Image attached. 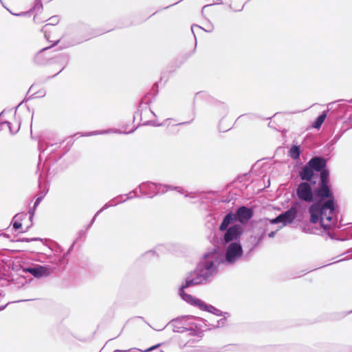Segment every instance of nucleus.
Returning a JSON list of instances; mask_svg holds the SVG:
<instances>
[{
	"label": "nucleus",
	"mask_w": 352,
	"mask_h": 352,
	"mask_svg": "<svg viewBox=\"0 0 352 352\" xmlns=\"http://www.w3.org/2000/svg\"><path fill=\"white\" fill-rule=\"evenodd\" d=\"M328 175L327 170L324 169L321 170V183L318 188L320 195L327 197L329 199L322 204L316 203L309 208L311 222L318 223L324 230L329 228L332 225L335 210V202L328 186Z\"/></svg>",
	"instance_id": "2"
},
{
	"label": "nucleus",
	"mask_w": 352,
	"mask_h": 352,
	"mask_svg": "<svg viewBox=\"0 0 352 352\" xmlns=\"http://www.w3.org/2000/svg\"><path fill=\"white\" fill-rule=\"evenodd\" d=\"M19 217H20V216H18V215H17V216H15V218H16H16H19Z\"/></svg>",
	"instance_id": "19"
},
{
	"label": "nucleus",
	"mask_w": 352,
	"mask_h": 352,
	"mask_svg": "<svg viewBox=\"0 0 352 352\" xmlns=\"http://www.w3.org/2000/svg\"><path fill=\"white\" fill-rule=\"evenodd\" d=\"M296 215V210L291 208L285 213L278 215L276 218L269 220L270 224L277 225L276 230L282 228L283 226L290 223L295 219Z\"/></svg>",
	"instance_id": "5"
},
{
	"label": "nucleus",
	"mask_w": 352,
	"mask_h": 352,
	"mask_svg": "<svg viewBox=\"0 0 352 352\" xmlns=\"http://www.w3.org/2000/svg\"><path fill=\"white\" fill-rule=\"evenodd\" d=\"M242 233L243 230L240 226H232L226 230L224 234V241L226 243L239 241Z\"/></svg>",
	"instance_id": "6"
},
{
	"label": "nucleus",
	"mask_w": 352,
	"mask_h": 352,
	"mask_svg": "<svg viewBox=\"0 0 352 352\" xmlns=\"http://www.w3.org/2000/svg\"><path fill=\"white\" fill-rule=\"evenodd\" d=\"M243 254V249L240 241L228 243L226 252V261L234 263L239 260Z\"/></svg>",
	"instance_id": "4"
},
{
	"label": "nucleus",
	"mask_w": 352,
	"mask_h": 352,
	"mask_svg": "<svg viewBox=\"0 0 352 352\" xmlns=\"http://www.w3.org/2000/svg\"><path fill=\"white\" fill-rule=\"evenodd\" d=\"M326 113H323L322 115H320L318 118L317 120H316V122H314V123L313 124V127L314 128H316V129H319L321 125L322 124V123L324 122L325 118H326Z\"/></svg>",
	"instance_id": "13"
},
{
	"label": "nucleus",
	"mask_w": 352,
	"mask_h": 352,
	"mask_svg": "<svg viewBox=\"0 0 352 352\" xmlns=\"http://www.w3.org/2000/svg\"><path fill=\"white\" fill-rule=\"evenodd\" d=\"M300 155V148L297 146H293L289 150V156L293 159L298 158Z\"/></svg>",
	"instance_id": "14"
},
{
	"label": "nucleus",
	"mask_w": 352,
	"mask_h": 352,
	"mask_svg": "<svg viewBox=\"0 0 352 352\" xmlns=\"http://www.w3.org/2000/svg\"><path fill=\"white\" fill-rule=\"evenodd\" d=\"M314 175L313 168L309 165L302 168L300 172V176L303 180H309Z\"/></svg>",
	"instance_id": "11"
},
{
	"label": "nucleus",
	"mask_w": 352,
	"mask_h": 352,
	"mask_svg": "<svg viewBox=\"0 0 352 352\" xmlns=\"http://www.w3.org/2000/svg\"><path fill=\"white\" fill-rule=\"evenodd\" d=\"M274 236V232H272L269 234V236L270 237H273Z\"/></svg>",
	"instance_id": "17"
},
{
	"label": "nucleus",
	"mask_w": 352,
	"mask_h": 352,
	"mask_svg": "<svg viewBox=\"0 0 352 352\" xmlns=\"http://www.w3.org/2000/svg\"><path fill=\"white\" fill-rule=\"evenodd\" d=\"M190 318L188 317H184L180 320H174L172 322V325L174 327H176L178 324H180L181 323L186 322ZM192 319H193L194 322H192V324L195 326V329H197L198 331L201 330L202 329V327L200 324H199V322H201V320H199L198 318H192Z\"/></svg>",
	"instance_id": "9"
},
{
	"label": "nucleus",
	"mask_w": 352,
	"mask_h": 352,
	"mask_svg": "<svg viewBox=\"0 0 352 352\" xmlns=\"http://www.w3.org/2000/svg\"><path fill=\"white\" fill-rule=\"evenodd\" d=\"M157 346H157H152V347H151V348H149V349H148L145 350L144 352H148V351H151V350H153V349H155Z\"/></svg>",
	"instance_id": "16"
},
{
	"label": "nucleus",
	"mask_w": 352,
	"mask_h": 352,
	"mask_svg": "<svg viewBox=\"0 0 352 352\" xmlns=\"http://www.w3.org/2000/svg\"><path fill=\"white\" fill-rule=\"evenodd\" d=\"M320 189L318 188L312 187L307 182L300 183L296 189V195L299 199L306 202H312L318 199L327 198L320 195Z\"/></svg>",
	"instance_id": "3"
},
{
	"label": "nucleus",
	"mask_w": 352,
	"mask_h": 352,
	"mask_svg": "<svg viewBox=\"0 0 352 352\" xmlns=\"http://www.w3.org/2000/svg\"><path fill=\"white\" fill-rule=\"evenodd\" d=\"M251 217V210L245 207H241L237 211V218L241 222H245L248 221Z\"/></svg>",
	"instance_id": "8"
},
{
	"label": "nucleus",
	"mask_w": 352,
	"mask_h": 352,
	"mask_svg": "<svg viewBox=\"0 0 352 352\" xmlns=\"http://www.w3.org/2000/svg\"><path fill=\"white\" fill-rule=\"evenodd\" d=\"M13 227L15 228V229H19L21 227V223H19V222H17L16 221H15L13 223Z\"/></svg>",
	"instance_id": "15"
},
{
	"label": "nucleus",
	"mask_w": 352,
	"mask_h": 352,
	"mask_svg": "<svg viewBox=\"0 0 352 352\" xmlns=\"http://www.w3.org/2000/svg\"><path fill=\"white\" fill-rule=\"evenodd\" d=\"M38 202H39V200H38V199H37V200H36V204H38Z\"/></svg>",
	"instance_id": "18"
},
{
	"label": "nucleus",
	"mask_w": 352,
	"mask_h": 352,
	"mask_svg": "<svg viewBox=\"0 0 352 352\" xmlns=\"http://www.w3.org/2000/svg\"><path fill=\"white\" fill-rule=\"evenodd\" d=\"M309 165L314 170L320 171L322 170L325 166V162L322 159L316 157L311 160Z\"/></svg>",
	"instance_id": "10"
},
{
	"label": "nucleus",
	"mask_w": 352,
	"mask_h": 352,
	"mask_svg": "<svg viewBox=\"0 0 352 352\" xmlns=\"http://www.w3.org/2000/svg\"><path fill=\"white\" fill-rule=\"evenodd\" d=\"M217 258L218 254L216 251L206 254L199 263L197 270L187 276L185 284L182 285L179 289V295L184 300L198 307L200 309L214 314L216 316H222L223 318L220 319L217 325V327H220L224 325L225 321L228 317V313H222L213 306L206 305L201 300L186 294L184 291L185 288L189 286L199 285L205 281L213 272L214 263L217 261Z\"/></svg>",
	"instance_id": "1"
},
{
	"label": "nucleus",
	"mask_w": 352,
	"mask_h": 352,
	"mask_svg": "<svg viewBox=\"0 0 352 352\" xmlns=\"http://www.w3.org/2000/svg\"><path fill=\"white\" fill-rule=\"evenodd\" d=\"M25 271L29 272L35 277H41L50 274V270L44 266H38L34 268H28Z\"/></svg>",
	"instance_id": "7"
},
{
	"label": "nucleus",
	"mask_w": 352,
	"mask_h": 352,
	"mask_svg": "<svg viewBox=\"0 0 352 352\" xmlns=\"http://www.w3.org/2000/svg\"><path fill=\"white\" fill-rule=\"evenodd\" d=\"M234 215L233 214L229 213L223 219L222 223L219 226V229L221 231L226 230L228 226L232 222L234 219Z\"/></svg>",
	"instance_id": "12"
}]
</instances>
